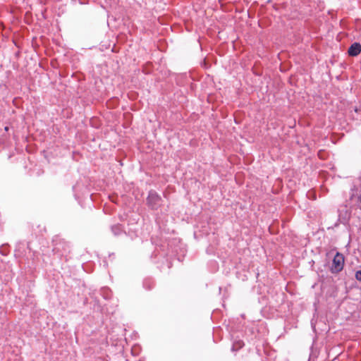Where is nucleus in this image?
Returning <instances> with one entry per match:
<instances>
[{"instance_id":"f257e3e1","label":"nucleus","mask_w":361,"mask_h":361,"mask_svg":"<svg viewBox=\"0 0 361 361\" xmlns=\"http://www.w3.org/2000/svg\"><path fill=\"white\" fill-rule=\"evenodd\" d=\"M344 262L345 259L343 255L340 252H337L333 259L332 266L331 267V272H340L343 269Z\"/></svg>"},{"instance_id":"39448f33","label":"nucleus","mask_w":361,"mask_h":361,"mask_svg":"<svg viewBox=\"0 0 361 361\" xmlns=\"http://www.w3.org/2000/svg\"><path fill=\"white\" fill-rule=\"evenodd\" d=\"M8 130V127H5V130Z\"/></svg>"},{"instance_id":"f03ea898","label":"nucleus","mask_w":361,"mask_h":361,"mask_svg":"<svg viewBox=\"0 0 361 361\" xmlns=\"http://www.w3.org/2000/svg\"><path fill=\"white\" fill-rule=\"evenodd\" d=\"M161 201V197L155 192H151L147 197V203L155 208Z\"/></svg>"},{"instance_id":"423d86ee","label":"nucleus","mask_w":361,"mask_h":361,"mask_svg":"<svg viewBox=\"0 0 361 361\" xmlns=\"http://www.w3.org/2000/svg\"><path fill=\"white\" fill-rule=\"evenodd\" d=\"M359 200H360V201L361 202V195L360 196Z\"/></svg>"},{"instance_id":"20e7f679","label":"nucleus","mask_w":361,"mask_h":361,"mask_svg":"<svg viewBox=\"0 0 361 361\" xmlns=\"http://www.w3.org/2000/svg\"><path fill=\"white\" fill-rule=\"evenodd\" d=\"M355 279L357 281H361V270L356 271V273H355Z\"/></svg>"},{"instance_id":"7ed1b4c3","label":"nucleus","mask_w":361,"mask_h":361,"mask_svg":"<svg viewBox=\"0 0 361 361\" xmlns=\"http://www.w3.org/2000/svg\"><path fill=\"white\" fill-rule=\"evenodd\" d=\"M361 52V45L359 43L353 44L348 49V54L352 56H356Z\"/></svg>"}]
</instances>
